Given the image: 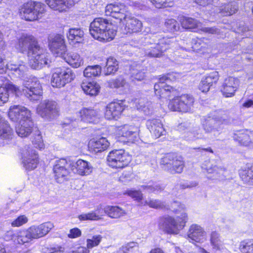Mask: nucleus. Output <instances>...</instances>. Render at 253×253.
I'll use <instances>...</instances> for the list:
<instances>
[{
  "label": "nucleus",
  "mask_w": 253,
  "mask_h": 253,
  "mask_svg": "<svg viewBox=\"0 0 253 253\" xmlns=\"http://www.w3.org/2000/svg\"><path fill=\"white\" fill-rule=\"evenodd\" d=\"M161 163L165 166V169L172 174L181 173L184 168L183 158L173 153L166 155L162 159Z\"/></svg>",
  "instance_id": "11"
},
{
  "label": "nucleus",
  "mask_w": 253,
  "mask_h": 253,
  "mask_svg": "<svg viewBox=\"0 0 253 253\" xmlns=\"http://www.w3.org/2000/svg\"><path fill=\"white\" fill-rule=\"evenodd\" d=\"M105 213L112 218L117 219L125 215L126 212L118 206H107L103 208L102 206H99L94 211L79 215L78 218L81 221L99 220L102 219Z\"/></svg>",
  "instance_id": "3"
},
{
  "label": "nucleus",
  "mask_w": 253,
  "mask_h": 253,
  "mask_svg": "<svg viewBox=\"0 0 253 253\" xmlns=\"http://www.w3.org/2000/svg\"><path fill=\"white\" fill-rule=\"evenodd\" d=\"M16 48L21 53H27L29 64L34 69H40L48 64V53L41 47L33 35L22 34L18 39Z\"/></svg>",
  "instance_id": "1"
},
{
  "label": "nucleus",
  "mask_w": 253,
  "mask_h": 253,
  "mask_svg": "<svg viewBox=\"0 0 253 253\" xmlns=\"http://www.w3.org/2000/svg\"><path fill=\"white\" fill-rule=\"evenodd\" d=\"M33 239L28 229L19 232L14 239V242L19 244L29 243Z\"/></svg>",
  "instance_id": "48"
},
{
  "label": "nucleus",
  "mask_w": 253,
  "mask_h": 253,
  "mask_svg": "<svg viewBox=\"0 0 253 253\" xmlns=\"http://www.w3.org/2000/svg\"><path fill=\"white\" fill-rule=\"evenodd\" d=\"M23 86L22 92L30 100H37L42 95V86L36 78L25 81Z\"/></svg>",
  "instance_id": "13"
},
{
  "label": "nucleus",
  "mask_w": 253,
  "mask_h": 253,
  "mask_svg": "<svg viewBox=\"0 0 253 253\" xmlns=\"http://www.w3.org/2000/svg\"><path fill=\"white\" fill-rule=\"evenodd\" d=\"M82 120L84 122L94 123L98 115V112L93 109L84 108L80 111Z\"/></svg>",
  "instance_id": "37"
},
{
  "label": "nucleus",
  "mask_w": 253,
  "mask_h": 253,
  "mask_svg": "<svg viewBox=\"0 0 253 253\" xmlns=\"http://www.w3.org/2000/svg\"><path fill=\"white\" fill-rule=\"evenodd\" d=\"M240 176L244 183L253 185V167L241 170L240 171Z\"/></svg>",
  "instance_id": "45"
},
{
  "label": "nucleus",
  "mask_w": 253,
  "mask_h": 253,
  "mask_svg": "<svg viewBox=\"0 0 253 253\" xmlns=\"http://www.w3.org/2000/svg\"><path fill=\"white\" fill-rule=\"evenodd\" d=\"M171 43L170 39L163 38L158 43H152L145 48V54L150 57H160Z\"/></svg>",
  "instance_id": "14"
},
{
  "label": "nucleus",
  "mask_w": 253,
  "mask_h": 253,
  "mask_svg": "<svg viewBox=\"0 0 253 253\" xmlns=\"http://www.w3.org/2000/svg\"><path fill=\"white\" fill-rule=\"evenodd\" d=\"M138 244L134 242H130L124 245L117 251V253H134L138 252Z\"/></svg>",
  "instance_id": "46"
},
{
  "label": "nucleus",
  "mask_w": 253,
  "mask_h": 253,
  "mask_svg": "<svg viewBox=\"0 0 253 253\" xmlns=\"http://www.w3.org/2000/svg\"><path fill=\"white\" fill-rule=\"evenodd\" d=\"M203 169L205 170L209 174H213V175L208 176V178L211 180L218 179L221 178L224 169L221 167H217L211 163L210 162L206 161L202 165Z\"/></svg>",
  "instance_id": "30"
},
{
  "label": "nucleus",
  "mask_w": 253,
  "mask_h": 253,
  "mask_svg": "<svg viewBox=\"0 0 253 253\" xmlns=\"http://www.w3.org/2000/svg\"><path fill=\"white\" fill-rule=\"evenodd\" d=\"M101 73V67L99 65L88 66L84 71V75L86 78L98 76Z\"/></svg>",
  "instance_id": "47"
},
{
  "label": "nucleus",
  "mask_w": 253,
  "mask_h": 253,
  "mask_svg": "<svg viewBox=\"0 0 253 253\" xmlns=\"http://www.w3.org/2000/svg\"><path fill=\"white\" fill-rule=\"evenodd\" d=\"M174 76L169 74L160 77L158 83L154 85L155 94L160 97H165L169 95V93L174 91V88L167 84L169 81L172 80Z\"/></svg>",
  "instance_id": "15"
},
{
  "label": "nucleus",
  "mask_w": 253,
  "mask_h": 253,
  "mask_svg": "<svg viewBox=\"0 0 253 253\" xmlns=\"http://www.w3.org/2000/svg\"><path fill=\"white\" fill-rule=\"evenodd\" d=\"M219 241V234L215 231L212 232L211 235V243L214 248H217Z\"/></svg>",
  "instance_id": "61"
},
{
  "label": "nucleus",
  "mask_w": 253,
  "mask_h": 253,
  "mask_svg": "<svg viewBox=\"0 0 253 253\" xmlns=\"http://www.w3.org/2000/svg\"><path fill=\"white\" fill-rule=\"evenodd\" d=\"M146 126L152 135L158 138L165 134L166 131L161 121L158 119H149L146 122Z\"/></svg>",
  "instance_id": "25"
},
{
  "label": "nucleus",
  "mask_w": 253,
  "mask_h": 253,
  "mask_svg": "<svg viewBox=\"0 0 253 253\" xmlns=\"http://www.w3.org/2000/svg\"><path fill=\"white\" fill-rule=\"evenodd\" d=\"M24 167L31 170L35 169L38 163V156L35 150L28 145L24 146L20 151Z\"/></svg>",
  "instance_id": "12"
},
{
  "label": "nucleus",
  "mask_w": 253,
  "mask_h": 253,
  "mask_svg": "<svg viewBox=\"0 0 253 253\" xmlns=\"http://www.w3.org/2000/svg\"><path fill=\"white\" fill-rule=\"evenodd\" d=\"M118 69V62L113 57H109L106 61L104 72L106 75L115 73Z\"/></svg>",
  "instance_id": "44"
},
{
  "label": "nucleus",
  "mask_w": 253,
  "mask_h": 253,
  "mask_svg": "<svg viewBox=\"0 0 253 253\" xmlns=\"http://www.w3.org/2000/svg\"><path fill=\"white\" fill-rule=\"evenodd\" d=\"M117 21L119 22V26L124 28L126 33L139 32L142 27V24L140 21L134 17H123L119 18L115 17Z\"/></svg>",
  "instance_id": "17"
},
{
  "label": "nucleus",
  "mask_w": 253,
  "mask_h": 253,
  "mask_svg": "<svg viewBox=\"0 0 253 253\" xmlns=\"http://www.w3.org/2000/svg\"><path fill=\"white\" fill-rule=\"evenodd\" d=\"M142 67L140 65L132 66L130 69L132 80L142 81L145 77V73L143 71Z\"/></svg>",
  "instance_id": "43"
},
{
  "label": "nucleus",
  "mask_w": 253,
  "mask_h": 253,
  "mask_svg": "<svg viewBox=\"0 0 253 253\" xmlns=\"http://www.w3.org/2000/svg\"><path fill=\"white\" fill-rule=\"evenodd\" d=\"M194 102L193 97L189 94H182L170 100L169 108L173 111L188 112L192 110Z\"/></svg>",
  "instance_id": "7"
},
{
  "label": "nucleus",
  "mask_w": 253,
  "mask_h": 253,
  "mask_svg": "<svg viewBox=\"0 0 253 253\" xmlns=\"http://www.w3.org/2000/svg\"><path fill=\"white\" fill-rule=\"evenodd\" d=\"M121 8L118 5L109 4L105 8V16H114V14L122 13Z\"/></svg>",
  "instance_id": "53"
},
{
  "label": "nucleus",
  "mask_w": 253,
  "mask_h": 253,
  "mask_svg": "<svg viewBox=\"0 0 253 253\" xmlns=\"http://www.w3.org/2000/svg\"><path fill=\"white\" fill-rule=\"evenodd\" d=\"M180 21L181 26L185 29L192 30L202 27L201 22L190 17H181Z\"/></svg>",
  "instance_id": "39"
},
{
  "label": "nucleus",
  "mask_w": 253,
  "mask_h": 253,
  "mask_svg": "<svg viewBox=\"0 0 253 253\" xmlns=\"http://www.w3.org/2000/svg\"><path fill=\"white\" fill-rule=\"evenodd\" d=\"M188 220L186 212L181 213L176 219L170 216L162 217L158 223L159 229L169 234H177L182 229Z\"/></svg>",
  "instance_id": "4"
},
{
  "label": "nucleus",
  "mask_w": 253,
  "mask_h": 253,
  "mask_svg": "<svg viewBox=\"0 0 253 253\" xmlns=\"http://www.w3.org/2000/svg\"><path fill=\"white\" fill-rule=\"evenodd\" d=\"M55 180L60 183L66 181L72 171V162L64 159L55 162L53 168Z\"/></svg>",
  "instance_id": "9"
},
{
  "label": "nucleus",
  "mask_w": 253,
  "mask_h": 253,
  "mask_svg": "<svg viewBox=\"0 0 253 253\" xmlns=\"http://www.w3.org/2000/svg\"><path fill=\"white\" fill-rule=\"evenodd\" d=\"M37 112L42 118L51 120L59 115V109L55 101L44 100L37 106Z\"/></svg>",
  "instance_id": "10"
},
{
  "label": "nucleus",
  "mask_w": 253,
  "mask_h": 253,
  "mask_svg": "<svg viewBox=\"0 0 253 253\" xmlns=\"http://www.w3.org/2000/svg\"><path fill=\"white\" fill-rule=\"evenodd\" d=\"M239 85V81L238 79L231 77L225 79L221 90L223 94L226 97L234 96Z\"/></svg>",
  "instance_id": "24"
},
{
  "label": "nucleus",
  "mask_w": 253,
  "mask_h": 253,
  "mask_svg": "<svg viewBox=\"0 0 253 253\" xmlns=\"http://www.w3.org/2000/svg\"><path fill=\"white\" fill-rule=\"evenodd\" d=\"M132 174L129 171H126L122 173V175L119 178L120 181L122 182H126L130 181L132 178Z\"/></svg>",
  "instance_id": "62"
},
{
  "label": "nucleus",
  "mask_w": 253,
  "mask_h": 253,
  "mask_svg": "<svg viewBox=\"0 0 253 253\" xmlns=\"http://www.w3.org/2000/svg\"><path fill=\"white\" fill-rule=\"evenodd\" d=\"M12 134V129L9 124L0 115V137L3 139H10Z\"/></svg>",
  "instance_id": "40"
},
{
  "label": "nucleus",
  "mask_w": 253,
  "mask_h": 253,
  "mask_svg": "<svg viewBox=\"0 0 253 253\" xmlns=\"http://www.w3.org/2000/svg\"><path fill=\"white\" fill-rule=\"evenodd\" d=\"M210 88V85L207 83H206L205 80L203 78L199 84V89L203 92H206L209 90Z\"/></svg>",
  "instance_id": "64"
},
{
  "label": "nucleus",
  "mask_w": 253,
  "mask_h": 253,
  "mask_svg": "<svg viewBox=\"0 0 253 253\" xmlns=\"http://www.w3.org/2000/svg\"><path fill=\"white\" fill-rule=\"evenodd\" d=\"M81 235V230L77 228H75L70 230L68 237L70 238H75L80 237Z\"/></svg>",
  "instance_id": "63"
},
{
  "label": "nucleus",
  "mask_w": 253,
  "mask_h": 253,
  "mask_svg": "<svg viewBox=\"0 0 253 253\" xmlns=\"http://www.w3.org/2000/svg\"><path fill=\"white\" fill-rule=\"evenodd\" d=\"M141 205H147L150 208L155 209L163 208L165 207V204L164 202L158 200L151 199L146 200L144 201H142Z\"/></svg>",
  "instance_id": "51"
},
{
  "label": "nucleus",
  "mask_w": 253,
  "mask_h": 253,
  "mask_svg": "<svg viewBox=\"0 0 253 253\" xmlns=\"http://www.w3.org/2000/svg\"><path fill=\"white\" fill-rule=\"evenodd\" d=\"M238 6L237 3L235 1L224 4L218 7H215L213 13L216 14L219 13L225 14L224 16H231L238 11Z\"/></svg>",
  "instance_id": "33"
},
{
  "label": "nucleus",
  "mask_w": 253,
  "mask_h": 253,
  "mask_svg": "<svg viewBox=\"0 0 253 253\" xmlns=\"http://www.w3.org/2000/svg\"><path fill=\"white\" fill-rule=\"evenodd\" d=\"M203 79L205 80L206 83L209 84L211 86L213 84L216 83L218 80V73L216 71H214L205 78H203Z\"/></svg>",
  "instance_id": "56"
},
{
  "label": "nucleus",
  "mask_w": 253,
  "mask_h": 253,
  "mask_svg": "<svg viewBox=\"0 0 253 253\" xmlns=\"http://www.w3.org/2000/svg\"><path fill=\"white\" fill-rule=\"evenodd\" d=\"M234 139L237 141L240 145L249 146L252 143V139L249 132L247 130H240L235 133L233 136Z\"/></svg>",
  "instance_id": "36"
},
{
  "label": "nucleus",
  "mask_w": 253,
  "mask_h": 253,
  "mask_svg": "<svg viewBox=\"0 0 253 253\" xmlns=\"http://www.w3.org/2000/svg\"><path fill=\"white\" fill-rule=\"evenodd\" d=\"M102 236L100 235H94L91 239H87L86 240L87 247L88 249H92V248L97 246L102 240Z\"/></svg>",
  "instance_id": "55"
},
{
  "label": "nucleus",
  "mask_w": 253,
  "mask_h": 253,
  "mask_svg": "<svg viewBox=\"0 0 253 253\" xmlns=\"http://www.w3.org/2000/svg\"><path fill=\"white\" fill-rule=\"evenodd\" d=\"M76 77L75 73L69 68L60 67L53 71L51 84L52 86L60 88L73 81Z\"/></svg>",
  "instance_id": "6"
},
{
  "label": "nucleus",
  "mask_w": 253,
  "mask_h": 253,
  "mask_svg": "<svg viewBox=\"0 0 253 253\" xmlns=\"http://www.w3.org/2000/svg\"><path fill=\"white\" fill-rule=\"evenodd\" d=\"M27 221L28 218L25 215H21L11 223V225L13 227H19L27 223Z\"/></svg>",
  "instance_id": "60"
},
{
  "label": "nucleus",
  "mask_w": 253,
  "mask_h": 253,
  "mask_svg": "<svg viewBox=\"0 0 253 253\" xmlns=\"http://www.w3.org/2000/svg\"><path fill=\"white\" fill-rule=\"evenodd\" d=\"M33 144L35 145V147L42 149L44 148V144L42 139V137L40 131L36 129L34 132V136L32 138Z\"/></svg>",
  "instance_id": "52"
},
{
  "label": "nucleus",
  "mask_w": 253,
  "mask_h": 253,
  "mask_svg": "<svg viewBox=\"0 0 253 253\" xmlns=\"http://www.w3.org/2000/svg\"><path fill=\"white\" fill-rule=\"evenodd\" d=\"M89 32L94 39L103 42L113 40L117 32L111 23L102 17H96L90 23Z\"/></svg>",
  "instance_id": "2"
},
{
  "label": "nucleus",
  "mask_w": 253,
  "mask_h": 253,
  "mask_svg": "<svg viewBox=\"0 0 253 253\" xmlns=\"http://www.w3.org/2000/svg\"><path fill=\"white\" fill-rule=\"evenodd\" d=\"M88 146L90 152L96 153L106 150L109 146V143L106 138L101 137L96 140H90Z\"/></svg>",
  "instance_id": "32"
},
{
  "label": "nucleus",
  "mask_w": 253,
  "mask_h": 253,
  "mask_svg": "<svg viewBox=\"0 0 253 253\" xmlns=\"http://www.w3.org/2000/svg\"><path fill=\"white\" fill-rule=\"evenodd\" d=\"M81 87L86 94L90 96L96 95L100 89L99 85L94 82H83Z\"/></svg>",
  "instance_id": "38"
},
{
  "label": "nucleus",
  "mask_w": 253,
  "mask_h": 253,
  "mask_svg": "<svg viewBox=\"0 0 253 253\" xmlns=\"http://www.w3.org/2000/svg\"><path fill=\"white\" fill-rule=\"evenodd\" d=\"M150 1L156 8H161L171 6L173 0H150Z\"/></svg>",
  "instance_id": "54"
},
{
  "label": "nucleus",
  "mask_w": 253,
  "mask_h": 253,
  "mask_svg": "<svg viewBox=\"0 0 253 253\" xmlns=\"http://www.w3.org/2000/svg\"><path fill=\"white\" fill-rule=\"evenodd\" d=\"M25 121H21L16 126V132L21 137H27L32 132L33 129L34 123L30 117Z\"/></svg>",
  "instance_id": "31"
},
{
  "label": "nucleus",
  "mask_w": 253,
  "mask_h": 253,
  "mask_svg": "<svg viewBox=\"0 0 253 253\" xmlns=\"http://www.w3.org/2000/svg\"><path fill=\"white\" fill-rule=\"evenodd\" d=\"M125 194L134 199L138 202L141 201L142 200L143 195L139 191L128 190L126 191Z\"/></svg>",
  "instance_id": "58"
},
{
  "label": "nucleus",
  "mask_w": 253,
  "mask_h": 253,
  "mask_svg": "<svg viewBox=\"0 0 253 253\" xmlns=\"http://www.w3.org/2000/svg\"><path fill=\"white\" fill-rule=\"evenodd\" d=\"M48 6L54 10L60 12L66 11L73 6L76 1L74 0H44Z\"/></svg>",
  "instance_id": "28"
},
{
  "label": "nucleus",
  "mask_w": 253,
  "mask_h": 253,
  "mask_svg": "<svg viewBox=\"0 0 253 253\" xmlns=\"http://www.w3.org/2000/svg\"><path fill=\"white\" fill-rule=\"evenodd\" d=\"M48 46L52 53L56 56H62L66 51L64 37L57 34L48 40Z\"/></svg>",
  "instance_id": "18"
},
{
  "label": "nucleus",
  "mask_w": 253,
  "mask_h": 253,
  "mask_svg": "<svg viewBox=\"0 0 253 253\" xmlns=\"http://www.w3.org/2000/svg\"><path fill=\"white\" fill-rule=\"evenodd\" d=\"M13 71L19 77H22L28 70V67L22 61L17 64H5L4 57L0 56V73L5 72L6 69Z\"/></svg>",
  "instance_id": "20"
},
{
  "label": "nucleus",
  "mask_w": 253,
  "mask_h": 253,
  "mask_svg": "<svg viewBox=\"0 0 253 253\" xmlns=\"http://www.w3.org/2000/svg\"><path fill=\"white\" fill-rule=\"evenodd\" d=\"M8 117L15 122L25 121L26 119H30L31 113L30 110L21 105H12L9 109Z\"/></svg>",
  "instance_id": "19"
},
{
  "label": "nucleus",
  "mask_w": 253,
  "mask_h": 253,
  "mask_svg": "<svg viewBox=\"0 0 253 253\" xmlns=\"http://www.w3.org/2000/svg\"><path fill=\"white\" fill-rule=\"evenodd\" d=\"M64 60L73 68H78L84 64L83 59L77 53L70 52L62 56Z\"/></svg>",
  "instance_id": "34"
},
{
  "label": "nucleus",
  "mask_w": 253,
  "mask_h": 253,
  "mask_svg": "<svg viewBox=\"0 0 253 253\" xmlns=\"http://www.w3.org/2000/svg\"><path fill=\"white\" fill-rule=\"evenodd\" d=\"M239 249L242 253H253V240L249 239L242 241Z\"/></svg>",
  "instance_id": "50"
},
{
  "label": "nucleus",
  "mask_w": 253,
  "mask_h": 253,
  "mask_svg": "<svg viewBox=\"0 0 253 253\" xmlns=\"http://www.w3.org/2000/svg\"><path fill=\"white\" fill-rule=\"evenodd\" d=\"M151 104L146 99L140 98L136 102V107L138 110L142 112L145 115H149L152 112Z\"/></svg>",
  "instance_id": "42"
},
{
  "label": "nucleus",
  "mask_w": 253,
  "mask_h": 253,
  "mask_svg": "<svg viewBox=\"0 0 253 253\" xmlns=\"http://www.w3.org/2000/svg\"><path fill=\"white\" fill-rule=\"evenodd\" d=\"M9 92L18 95L21 92L20 88L11 83H6L0 87V106L7 102L9 98Z\"/></svg>",
  "instance_id": "27"
},
{
  "label": "nucleus",
  "mask_w": 253,
  "mask_h": 253,
  "mask_svg": "<svg viewBox=\"0 0 253 253\" xmlns=\"http://www.w3.org/2000/svg\"><path fill=\"white\" fill-rule=\"evenodd\" d=\"M166 26L168 30L171 32L178 31L180 27L177 21L173 19H169L166 22Z\"/></svg>",
  "instance_id": "57"
},
{
  "label": "nucleus",
  "mask_w": 253,
  "mask_h": 253,
  "mask_svg": "<svg viewBox=\"0 0 253 253\" xmlns=\"http://www.w3.org/2000/svg\"><path fill=\"white\" fill-rule=\"evenodd\" d=\"M171 207L172 211L176 213H178L181 211L182 213L184 212V211L185 209V206L184 205L181 204L179 202L176 201L173 202L171 204Z\"/></svg>",
  "instance_id": "59"
},
{
  "label": "nucleus",
  "mask_w": 253,
  "mask_h": 253,
  "mask_svg": "<svg viewBox=\"0 0 253 253\" xmlns=\"http://www.w3.org/2000/svg\"><path fill=\"white\" fill-rule=\"evenodd\" d=\"M54 227L51 222H46L39 225H33L28 228L33 239H39L46 235Z\"/></svg>",
  "instance_id": "21"
},
{
  "label": "nucleus",
  "mask_w": 253,
  "mask_h": 253,
  "mask_svg": "<svg viewBox=\"0 0 253 253\" xmlns=\"http://www.w3.org/2000/svg\"><path fill=\"white\" fill-rule=\"evenodd\" d=\"M120 134L129 141H134L139 137V129L134 125H125L119 130Z\"/></svg>",
  "instance_id": "29"
},
{
  "label": "nucleus",
  "mask_w": 253,
  "mask_h": 253,
  "mask_svg": "<svg viewBox=\"0 0 253 253\" xmlns=\"http://www.w3.org/2000/svg\"><path fill=\"white\" fill-rule=\"evenodd\" d=\"M108 85L110 88H122L124 89H126L129 88L128 83L122 77L110 80L108 82Z\"/></svg>",
  "instance_id": "49"
},
{
  "label": "nucleus",
  "mask_w": 253,
  "mask_h": 253,
  "mask_svg": "<svg viewBox=\"0 0 253 253\" xmlns=\"http://www.w3.org/2000/svg\"><path fill=\"white\" fill-rule=\"evenodd\" d=\"M204 129L206 134V136L203 134L202 130L199 127H196L192 130L193 136L195 140L203 138L210 139L216 138L222 130L221 123L220 121L210 118L204 125Z\"/></svg>",
  "instance_id": "5"
},
{
  "label": "nucleus",
  "mask_w": 253,
  "mask_h": 253,
  "mask_svg": "<svg viewBox=\"0 0 253 253\" xmlns=\"http://www.w3.org/2000/svg\"><path fill=\"white\" fill-rule=\"evenodd\" d=\"M93 170L91 165L87 161L78 160L76 162H72V171L81 175H88Z\"/></svg>",
  "instance_id": "23"
},
{
  "label": "nucleus",
  "mask_w": 253,
  "mask_h": 253,
  "mask_svg": "<svg viewBox=\"0 0 253 253\" xmlns=\"http://www.w3.org/2000/svg\"><path fill=\"white\" fill-rule=\"evenodd\" d=\"M45 6L39 2L29 1L23 4L18 9V13L20 16L32 14L35 16L45 14Z\"/></svg>",
  "instance_id": "16"
},
{
  "label": "nucleus",
  "mask_w": 253,
  "mask_h": 253,
  "mask_svg": "<svg viewBox=\"0 0 253 253\" xmlns=\"http://www.w3.org/2000/svg\"><path fill=\"white\" fill-rule=\"evenodd\" d=\"M210 47V42L206 38L198 39L193 41L192 48L197 52L204 53Z\"/></svg>",
  "instance_id": "41"
},
{
  "label": "nucleus",
  "mask_w": 253,
  "mask_h": 253,
  "mask_svg": "<svg viewBox=\"0 0 253 253\" xmlns=\"http://www.w3.org/2000/svg\"><path fill=\"white\" fill-rule=\"evenodd\" d=\"M125 107V105L122 100L110 103L106 108L105 118L108 120L116 119L121 114Z\"/></svg>",
  "instance_id": "22"
},
{
  "label": "nucleus",
  "mask_w": 253,
  "mask_h": 253,
  "mask_svg": "<svg viewBox=\"0 0 253 253\" xmlns=\"http://www.w3.org/2000/svg\"><path fill=\"white\" fill-rule=\"evenodd\" d=\"M188 238L197 243H203L206 240V233L203 228L197 224L192 225L188 232Z\"/></svg>",
  "instance_id": "26"
},
{
  "label": "nucleus",
  "mask_w": 253,
  "mask_h": 253,
  "mask_svg": "<svg viewBox=\"0 0 253 253\" xmlns=\"http://www.w3.org/2000/svg\"><path fill=\"white\" fill-rule=\"evenodd\" d=\"M84 32L80 28H71L69 30L67 37L71 44L82 43L84 41Z\"/></svg>",
  "instance_id": "35"
},
{
  "label": "nucleus",
  "mask_w": 253,
  "mask_h": 253,
  "mask_svg": "<svg viewBox=\"0 0 253 253\" xmlns=\"http://www.w3.org/2000/svg\"><path fill=\"white\" fill-rule=\"evenodd\" d=\"M130 156L124 150H115L110 152L107 157L108 165L116 169H122L130 162Z\"/></svg>",
  "instance_id": "8"
}]
</instances>
